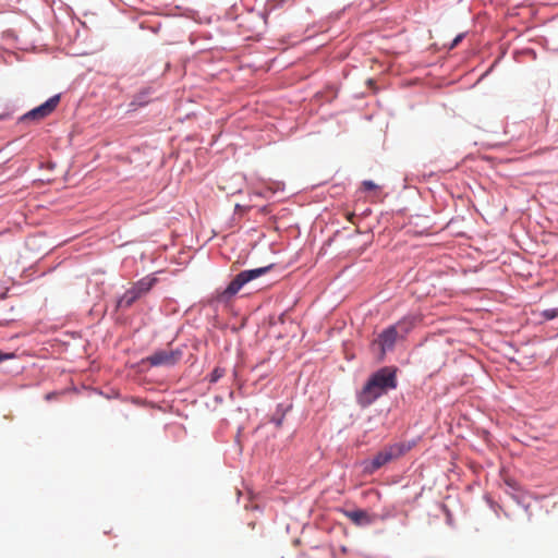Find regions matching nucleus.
<instances>
[{"instance_id":"1","label":"nucleus","mask_w":558,"mask_h":558,"mask_svg":"<svg viewBox=\"0 0 558 558\" xmlns=\"http://www.w3.org/2000/svg\"><path fill=\"white\" fill-rule=\"evenodd\" d=\"M397 388V373L392 367H383L375 372L356 396L357 403L367 408L389 390Z\"/></svg>"},{"instance_id":"2","label":"nucleus","mask_w":558,"mask_h":558,"mask_svg":"<svg viewBox=\"0 0 558 558\" xmlns=\"http://www.w3.org/2000/svg\"><path fill=\"white\" fill-rule=\"evenodd\" d=\"M271 268H272V265H269V266H265V267H259V268H255V269H248V270L241 271L228 284V287L218 294V296H217L218 300L219 301H228L229 299L234 296L242 289L243 286H245L246 283H248L252 280L259 278L260 276H264Z\"/></svg>"},{"instance_id":"3","label":"nucleus","mask_w":558,"mask_h":558,"mask_svg":"<svg viewBox=\"0 0 558 558\" xmlns=\"http://www.w3.org/2000/svg\"><path fill=\"white\" fill-rule=\"evenodd\" d=\"M414 444L411 442H396L386 446L383 450L377 452L373 460L365 466V471L373 473L380 469L386 463L397 459L412 449Z\"/></svg>"},{"instance_id":"4","label":"nucleus","mask_w":558,"mask_h":558,"mask_svg":"<svg viewBox=\"0 0 558 558\" xmlns=\"http://www.w3.org/2000/svg\"><path fill=\"white\" fill-rule=\"evenodd\" d=\"M59 102H60V96L54 95V96L50 97L48 100H46L44 104H41L40 106H38V107L32 109L31 111H28L27 113H25L21 118V121L43 120L56 110Z\"/></svg>"},{"instance_id":"5","label":"nucleus","mask_w":558,"mask_h":558,"mask_svg":"<svg viewBox=\"0 0 558 558\" xmlns=\"http://www.w3.org/2000/svg\"><path fill=\"white\" fill-rule=\"evenodd\" d=\"M398 338L397 328L395 326H390L385 329L381 333H379L378 338L372 343V347L378 348L380 351V359L384 357L387 351L393 349Z\"/></svg>"},{"instance_id":"6","label":"nucleus","mask_w":558,"mask_h":558,"mask_svg":"<svg viewBox=\"0 0 558 558\" xmlns=\"http://www.w3.org/2000/svg\"><path fill=\"white\" fill-rule=\"evenodd\" d=\"M182 352L180 350H159L147 357L151 366L174 365L180 361Z\"/></svg>"},{"instance_id":"7","label":"nucleus","mask_w":558,"mask_h":558,"mask_svg":"<svg viewBox=\"0 0 558 558\" xmlns=\"http://www.w3.org/2000/svg\"><path fill=\"white\" fill-rule=\"evenodd\" d=\"M345 517L356 525H367L372 523V518L365 510L347 511Z\"/></svg>"},{"instance_id":"8","label":"nucleus","mask_w":558,"mask_h":558,"mask_svg":"<svg viewBox=\"0 0 558 558\" xmlns=\"http://www.w3.org/2000/svg\"><path fill=\"white\" fill-rule=\"evenodd\" d=\"M140 298L138 292L131 288L120 298L118 305L120 307H130Z\"/></svg>"},{"instance_id":"9","label":"nucleus","mask_w":558,"mask_h":558,"mask_svg":"<svg viewBox=\"0 0 558 558\" xmlns=\"http://www.w3.org/2000/svg\"><path fill=\"white\" fill-rule=\"evenodd\" d=\"M154 281L155 279H149V280H141L137 282V284L135 287H133V289L135 291L138 292L140 295L146 293L147 291L150 290V288L153 287L154 284Z\"/></svg>"},{"instance_id":"10","label":"nucleus","mask_w":558,"mask_h":558,"mask_svg":"<svg viewBox=\"0 0 558 558\" xmlns=\"http://www.w3.org/2000/svg\"><path fill=\"white\" fill-rule=\"evenodd\" d=\"M225 375V369L216 367L210 374V383L218 381Z\"/></svg>"},{"instance_id":"11","label":"nucleus","mask_w":558,"mask_h":558,"mask_svg":"<svg viewBox=\"0 0 558 558\" xmlns=\"http://www.w3.org/2000/svg\"><path fill=\"white\" fill-rule=\"evenodd\" d=\"M362 189L364 191H374V190H377L378 186L376 183H374L373 181L371 180H365L362 182Z\"/></svg>"},{"instance_id":"12","label":"nucleus","mask_w":558,"mask_h":558,"mask_svg":"<svg viewBox=\"0 0 558 558\" xmlns=\"http://www.w3.org/2000/svg\"><path fill=\"white\" fill-rule=\"evenodd\" d=\"M558 316V308H551L544 311V317L547 319H553Z\"/></svg>"},{"instance_id":"13","label":"nucleus","mask_w":558,"mask_h":558,"mask_svg":"<svg viewBox=\"0 0 558 558\" xmlns=\"http://www.w3.org/2000/svg\"><path fill=\"white\" fill-rule=\"evenodd\" d=\"M463 37H464V35H463V34L458 35V36L452 40L451 45L449 46V49H453V48H456V47L459 45V43L463 39Z\"/></svg>"},{"instance_id":"14","label":"nucleus","mask_w":558,"mask_h":558,"mask_svg":"<svg viewBox=\"0 0 558 558\" xmlns=\"http://www.w3.org/2000/svg\"><path fill=\"white\" fill-rule=\"evenodd\" d=\"M14 357V353H2L0 351V362L4 361V360H10V359H13Z\"/></svg>"}]
</instances>
